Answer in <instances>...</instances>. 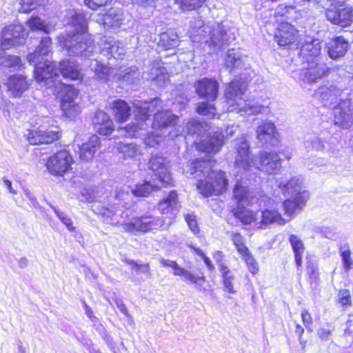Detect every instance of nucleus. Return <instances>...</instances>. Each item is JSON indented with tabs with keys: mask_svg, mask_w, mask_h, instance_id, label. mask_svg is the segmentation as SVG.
<instances>
[{
	"mask_svg": "<svg viewBox=\"0 0 353 353\" xmlns=\"http://www.w3.org/2000/svg\"><path fill=\"white\" fill-rule=\"evenodd\" d=\"M171 268L173 270V274L175 276H183L184 277V275L187 271L186 269L181 267L176 261L174 262Z\"/></svg>",
	"mask_w": 353,
	"mask_h": 353,
	"instance_id": "obj_64",
	"label": "nucleus"
},
{
	"mask_svg": "<svg viewBox=\"0 0 353 353\" xmlns=\"http://www.w3.org/2000/svg\"><path fill=\"white\" fill-rule=\"evenodd\" d=\"M185 219L188 225L189 228L196 235L200 232V228L197 223L196 216L194 214H188L185 215Z\"/></svg>",
	"mask_w": 353,
	"mask_h": 353,
	"instance_id": "obj_60",
	"label": "nucleus"
},
{
	"mask_svg": "<svg viewBox=\"0 0 353 353\" xmlns=\"http://www.w3.org/2000/svg\"><path fill=\"white\" fill-rule=\"evenodd\" d=\"M25 39L24 29L21 26L11 25L5 28L0 43L1 49L3 50L17 46L21 43V39Z\"/></svg>",
	"mask_w": 353,
	"mask_h": 353,
	"instance_id": "obj_14",
	"label": "nucleus"
},
{
	"mask_svg": "<svg viewBox=\"0 0 353 353\" xmlns=\"http://www.w3.org/2000/svg\"><path fill=\"white\" fill-rule=\"evenodd\" d=\"M101 148V141L96 134H92L88 139L79 148V157L84 162L91 161L95 153Z\"/></svg>",
	"mask_w": 353,
	"mask_h": 353,
	"instance_id": "obj_21",
	"label": "nucleus"
},
{
	"mask_svg": "<svg viewBox=\"0 0 353 353\" xmlns=\"http://www.w3.org/2000/svg\"><path fill=\"white\" fill-rule=\"evenodd\" d=\"M160 139L161 136L159 134H157L153 132H150L145 134L143 139V143L146 147L153 148L160 143Z\"/></svg>",
	"mask_w": 353,
	"mask_h": 353,
	"instance_id": "obj_56",
	"label": "nucleus"
},
{
	"mask_svg": "<svg viewBox=\"0 0 353 353\" xmlns=\"http://www.w3.org/2000/svg\"><path fill=\"white\" fill-rule=\"evenodd\" d=\"M160 213L170 219V223L174 222L176 218V211L179 207V194L176 190H170L168 195L157 203Z\"/></svg>",
	"mask_w": 353,
	"mask_h": 353,
	"instance_id": "obj_10",
	"label": "nucleus"
},
{
	"mask_svg": "<svg viewBox=\"0 0 353 353\" xmlns=\"http://www.w3.org/2000/svg\"><path fill=\"white\" fill-rule=\"evenodd\" d=\"M186 134L189 136H200L210 128L208 123L196 119H191L185 125Z\"/></svg>",
	"mask_w": 353,
	"mask_h": 353,
	"instance_id": "obj_36",
	"label": "nucleus"
},
{
	"mask_svg": "<svg viewBox=\"0 0 353 353\" xmlns=\"http://www.w3.org/2000/svg\"><path fill=\"white\" fill-rule=\"evenodd\" d=\"M196 112L201 116L207 117L211 119L216 117V108L214 104L208 101H201L197 103Z\"/></svg>",
	"mask_w": 353,
	"mask_h": 353,
	"instance_id": "obj_39",
	"label": "nucleus"
},
{
	"mask_svg": "<svg viewBox=\"0 0 353 353\" xmlns=\"http://www.w3.org/2000/svg\"><path fill=\"white\" fill-rule=\"evenodd\" d=\"M52 44V40L50 37H43L35 50L29 53L27 59L30 63H36L39 62L40 57L47 55Z\"/></svg>",
	"mask_w": 353,
	"mask_h": 353,
	"instance_id": "obj_29",
	"label": "nucleus"
},
{
	"mask_svg": "<svg viewBox=\"0 0 353 353\" xmlns=\"http://www.w3.org/2000/svg\"><path fill=\"white\" fill-rule=\"evenodd\" d=\"M242 63L241 57L235 52L234 49H230L225 54L224 65L230 71L234 70Z\"/></svg>",
	"mask_w": 353,
	"mask_h": 353,
	"instance_id": "obj_43",
	"label": "nucleus"
},
{
	"mask_svg": "<svg viewBox=\"0 0 353 353\" xmlns=\"http://www.w3.org/2000/svg\"><path fill=\"white\" fill-rule=\"evenodd\" d=\"M232 199L237 204L250 201L252 199L251 192L248 186L244 185L241 180H236L232 188Z\"/></svg>",
	"mask_w": 353,
	"mask_h": 353,
	"instance_id": "obj_31",
	"label": "nucleus"
},
{
	"mask_svg": "<svg viewBox=\"0 0 353 353\" xmlns=\"http://www.w3.org/2000/svg\"><path fill=\"white\" fill-rule=\"evenodd\" d=\"M178 120L179 117L172 114L169 110L157 111L154 114L152 126L157 130L174 127Z\"/></svg>",
	"mask_w": 353,
	"mask_h": 353,
	"instance_id": "obj_23",
	"label": "nucleus"
},
{
	"mask_svg": "<svg viewBox=\"0 0 353 353\" xmlns=\"http://www.w3.org/2000/svg\"><path fill=\"white\" fill-rule=\"evenodd\" d=\"M148 168L152 175L159 181L164 188L173 187L174 181L170 172L169 162L162 155H152L148 162Z\"/></svg>",
	"mask_w": 353,
	"mask_h": 353,
	"instance_id": "obj_4",
	"label": "nucleus"
},
{
	"mask_svg": "<svg viewBox=\"0 0 353 353\" xmlns=\"http://www.w3.org/2000/svg\"><path fill=\"white\" fill-rule=\"evenodd\" d=\"M161 190V187L156 184H152L148 181H143L142 183H137L132 190L133 195L137 197H147L154 192Z\"/></svg>",
	"mask_w": 353,
	"mask_h": 353,
	"instance_id": "obj_35",
	"label": "nucleus"
},
{
	"mask_svg": "<svg viewBox=\"0 0 353 353\" xmlns=\"http://www.w3.org/2000/svg\"><path fill=\"white\" fill-rule=\"evenodd\" d=\"M112 116L118 123L126 122L131 115V108L127 101L123 99L113 101L110 107Z\"/></svg>",
	"mask_w": 353,
	"mask_h": 353,
	"instance_id": "obj_25",
	"label": "nucleus"
},
{
	"mask_svg": "<svg viewBox=\"0 0 353 353\" xmlns=\"http://www.w3.org/2000/svg\"><path fill=\"white\" fill-rule=\"evenodd\" d=\"M301 316L304 326L307 329L309 332H312V330L311 328V326L313 323L312 314L309 312L307 310H303L301 312Z\"/></svg>",
	"mask_w": 353,
	"mask_h": 353,
	"instance_id": "obj_61",
	"label": "nucleus"
},
{
	"mask_svg": "<svg viewBox=\"0 0 353 353\" xmlns=\"http://www.w3.org/2000/svg\"><path fill=\"white\" fill-rule=\"evenodd\" d=\"M184 278L187 282L192 284L199 291L206 292L205 284H207L208 281L202 268H197L193 270H187Z\"/></svg>",
	"mask_w": 353,
	"mask_h": 353,
	"instance_id": "obj_28",
	"label": "nucleus"
},
{
	"mask_svg": "<svg viewBox=\"0 0 353 353\" xmlns=\"http://www.w3.org/2000/svg\"><path fill=\"white\" fill-rule=\"evenodd\" d=\"M286 221L282 216L281 213L276 210L265 209L261 212V219L258 221L260 228L272 225L273 223H278L283 225L285 224Z\"/></svg>",
	"mask_w": 353,
	"mask_h": 353,
	"instance_id": "obj_30",
	"label": "nucleus"
},
{
	"mask_svg": "<svg viewBox=\"0 0 353 353\" xmlns=\"http://www.w3.org/2000/svg\"><path fill=\"white\" fill-rule=\"evenodd\" d=\"M295 333L299 336V342H300L301 345H302V347L304 348L305 347V345H306V341H304L303 339V334L304 333V328L300 324H296V325Z\"/></svg>",
	"mask_w": 353,
	"mask_h": 353,
	"instance_id": "obj_63",
	"label": "nucleus"
},
{
	"mask_svg": "<svg viewBox=\"0 0 353 353\" xmlns=\"http://www.w3.org/2000/svg\"><path fill=\"white\" fill-rule=\"evenodd\" d=\"M110 68L103 63H99L95 66L94 73L96 76L100 79L106 80L110 75Z\"/></svg>",
	"mask_w": 353,
	"mask_h": 353,
	"instance_id": "obj_57",
	"label": "nucleus"
},
{
	"mask_svg": "<svg viewBox=\"0 0 353 353\" xmlns=\"http://www.w3.org/2000/svg\"><path fill=\"white\" fill-rule=\"evenodd\" d=\"M99 16L100 17L101 23L104 26H113L119 21L118 14L112 8L99 14Z\"/></svg>",
	"mask_w": 353,
	"mask_h": 353,
	"instance_id": "obj_44",
	"label": "nucleus"
},
{
	"mask_svg": "<svg viewBox=\"0 0 353 353\" xmlns=\"http://www.w3.org/2000/svg\"><path fill=\"white\" fill-rule=\"evenodd\" d=\"M112 0H83L84 5L92 11L104 10V8L110 6Z\"/></svg>",
	"mask_w": 353,
	"mask_h": 353,
	"instance_id": "obj_52",
	"label": "nucleus"
},
{
	"mask_svg": "<svg viewBox=\"0 0 353 353\" xmlns=\"http://www.w3.org/2000/svg\"><path fill=\"white\" fill-rule=\"evenodd\" d=\"M130 137H134L138 131L139 127L135 123H128L121 128Z\"/></svg>",
	"mask_w": 353,
	"mask_h": 353,
	"instance_id": "obj_62",
	"label": "nucleus"
},
{
	"mask_svg": "<svg viewBox=\"0 0 353 353\" xmlns=\"http://www.w3.org/2000/svg\"><path fill=\"white\" fill-rule=\"evenodd\" d=\"M157 110V104L154 100L143 101L136 106L137 119L141 121H146L150 119V116Z\"/></svg>",
	"mask_w": 353,
	"mask_h": 353,
	"instance_id": "obj_34",
	"label": "nucleus"
},
{
	"mask_svg": "<svg viewBox=\"0 0 353 353\" xmlns=\"http://www.w3.org/2000/svg\"><path fill=\"white\" fill-rule=\"evenodd\" d=\"M212 256L215 259L216 263L218 265L219 270L221 276V281L225 289L230 294H234L233 281L235 280V276L224 261V254L221 250H216L212 253Z\"/></svg>",
	"mask_w": 353,
	"mask_h": 353,
	"instance_id": "obj_11",
	"label": "nucleus"
},
{
	"mask_svg": "<svg viewBox=\"0 0 353 353\" xmlns=\"http://www.w3.org/2000/svg\"><path fill=\"white\" fill-rule=\"evenodd\" d=\"M305 270L307 275V281L309 283L310 285L316 283V282L319 280V271L317 265L312 262L307 263L305 267Z\"/></svg>",
	"mask_w": 353,
	"mask_h": 353,
	"instance_id": "obj_53",
	"label": "nucleus"
},
{
	"mask_svg": "<svg viewBox=\"0 0 353 353\" xmlns=\"http://www.w3.org/2000/svg\"><path fill=\"white\" fill-rule=\"evenodd\" d=\"M243 94L242 82L239 80H232L226 85L225 97L227 100L235 101L236 97Z\"/></svg>",
	"mask_w": 353,
	"mask_h": 353,
	"instance_id": "obj_38",
	"label": "nucleus"
},
{
	"mask_svg": "<svg viewBox=\"0 0 353 353\" xmlns=\"http://www.w3.org/2000/svg\"><path fill=\"white\" fill-rule=\"evenodd\" d=\"M58 71L61 77L66 80L83 83L85 75L79 63L72 59H63L57 65Z\"/></svg>",
	"mask_w": 353,
	"mask_h": 353,
	"instance_id": "obj_8",
	"label": "nucleus"
},
{
	"mask_svg": "<svg viewBox=\"0 0 353 353\" xmlns=\"http://www.w3.org/2000/svg\"><path fill=\"white\" fill-rule=\"evenodd\" d=\"M118 150L124 159H134L141 154L140 146L134 143H120L118 145Z\"/></svg>",
	"mask_w": 353,
	"mask_h": 353,
	"instance_id": "obj_37",
	"label": "nucleus"
},
{
	"mask_svg": "<svg viewBox=\"0 0 353 353\" xmlns=\"http://www.w3.org/2000/svg\"><path fill=\"white\" fill-rule=\"evenodd\" d=\"M256 138L265 144L277 146L280 144L279 133L274 123L272 121H263L256 128Z\"/></svg>",
	"mask_w": 353,
	"mask_h": 353,
	"instance_id": "obj_12",
	"label": "nucleus"
},
{
	"mask_svg": "<svg viewBox=\"0 0 353 353\" xmlns=\"http://www.w3.org/2000/svg\"><path fill=\"white\" fill-rule=\"evenodd\" d=\"M288 240L294 253L295 265L297 269H299L301 268L303 263V256L305 251L304 243L303 241L295 234H290Z\"/></svg>",
	"mask_w": 353,
	"mask_h": 353,
	"instance_id": "obj_32",
	"label": "nucleus"
},
{
	"mask_svg": "<svg viewBox=\"0 0 353 353\" xmlns=\"http://www.w3.org/2000/svg\"><path fill=\"white\" fill-rule=\"evenodd\" d=\"M307 201V197L303 192L296 193L293 199H285L283 202L285 214L291 218L294 217L296 213L303 210Z\"/></svg>",
	"mask_w": 353,
	"mask_h": 353,
	"instance_id": "obj_24",
	"label": "nucleus"
},
{
	"mask_svg": "<svg viewBox=\"0 0 353 353\" xmlns=\"http://www.w3.org/2000/svg\"><path fill=\"white\" fill-rule=\"evenodd\" d=\"M349 48V42L343 36H337L330 40L327 44L328 56L334 60L339 59L345 56Z\"/></svg>",
	"mask_w": 353,
	"mask_h": 353,
	"instance_id": "obj_22",
	"label": "nucleus"
},
{
	"mask_svg": "<svg viewBox=\"0 0 353 353\" xmlns=\"http://www.w3.org/2000/svg\"><path fill=\"white\" fill-rule=\"evenodd\" d=\"M206 0H175L182 12H191L201 8Z\"/></svg>",
	"mask_w": 353,
	"mask_h": 353,
	"instance_id": "obj_41",
	"label": "nucleus"
},
{
	"mask_svg": "<svg viewBox=\"0 0 353 353\" xmlns=\"http://www.w3.org/2000/svg\"><path fill=\"white\" fill-rule=\"evenodd\" d=\"M339 303L345 307L352 305V296L349 290H342L339 292Z\"/></svg>",
	"mask_w": 353,
	"mask_h": 353,
	"instance_id": "obj_59",
	"label": "nucleus"
},
{
	"mask_svg": "<svg viewBox=\"0 0 353 353\" xmlns=\"http://www.w3.org/2000/svg\"><path fill=\"white\" fill-rule=\"evenodd\" d=\"M31 64L34 65V77L37 82H52L59 77L57 65L53 61L46 60L41 65L39 62Z\"/></svg>",
	"mask_w": 353,
	"mask_h": 353,
	"instance_id": "obj_15",
	"label": "nucleus"
},
{
	"mask_svg": "<svg viewBox=\"0 0 353 353\" xmlns=\"http://www.w3.org/2000/svg\"><path fill=\"white\" fill-rule=\"evenodd\" d=\"M307 63L308 65L305 75L310 82H316L330 73V69L327 67L325 63L319 61V60Z\"/></svg>",
	"mask_w": 353,
	"mask_h": 353,
	"instance_id": "obj_27",
	"label": "nucleus"
},
{
	"mask_svg": "<svg viewBox=\"0 0 353 353\" xmlns=\"http://www.w3.org/2000/svg\"><path fill=\"white\" fill-rule=\"evenodd\" d=\"M274 39L279 47L284 49L299 48L301 35L294 26L288 23H281L275 32Z\"/></svg>",
	"mask_w": 353,
	"mask_h": 353,
	"instance_id": "obj_5",
	"label": "nucleus"
},
{
	"mask_svg": "<svg viewBox=\"0 0 353 353\" xmlns=\"http://www.w3.org/2000/svg\"><path fill=\"white\" fill-rule=\"evenodd\" d=\"M241 259L245 263L248 270L252 274L253 276L258 274L259 272V266L257 261L252 256L251 252H249L241 256Z\"/></svg>",
	"mask_w": 353,
	"mask_h": 353,
	"instance_id": "obj_48",
	"label": "nucleus"
},
{
	"mask_svg": "<svg viewBox=\"0 0 353 353\" xmlns=\"http://www.w3.org/2000/svg\"><path fill=\"white\" fill-rule=\"evenodd\" d=\"M26 24L29 28L32 30H39L44 33H49L50 28L47 24H46L38 16H32L28 19Z\"/></svg>",
	"mask_w": 353,
	"mask_h": 353,
	"instance_id": "obj_45",
	"label": "nucleus"
},
{
	"mask_svg": "<svg viewBox=\"0 0 353 353\" xmlns=\"http://www.w3.org/2000/svg\"><path fill=\"white\" fill-rule=\"evenodd\" d=\"M74 158L66 149H60L48 157L44 166L48 173L54 177H64L72 172Z\"/></svg>",
	"mask_w": 353,
	"mask_h": 353,
	"instance_id": "obj_3",
	"label": "nucleus"
},
{
	"mask_svg": "<svg viewBox=\"0 0 353 353\" xmlns=\"http://www.w3.org/2000/svg\"><path fill=\"white\" fill-rule=\"evenodd\" d=\"M327 19L332 23L343 28L350 26L353 22V9L351 7H344L339 9H327Z\"/></svg>",
	"mask_w": 353,
	"mask_h": 353,
	"instance_id": "obj_17",
	"label": "nucleus"
},
{
	"mask_svg": "<svg viewBox=\"0 0 353 353\" xmlns=\"http://www.w3.org/2000/svg\"><path fill=\"white\" fill-rule=\"evenodd\" d=\"M63 94L61 99L60 107L63 114L70 119H74L81 112V108L75 102L79 90L74 85L62 83Z\"/></svg>",
	"mask_w": 353,
	"mask_h": 353,
	"instance_id": "obj_6",
	"label": "nucleus"
},
{
	"mask_svg": "<svg viewBox=\"0 0 353 353\" xmlns=\"http://www.w3.org/2000/svg\"><path fill=\"white\" fill-rule=\"evenodd\" d=\"M43 130L40 128L30 129L27 134V140L33 145H43Z\"/></svg>",
	"mask_w": 353,
	"mask_h": 353,
	"instance_id": "obj_49",
	"label": "nucleus"
},
{
	"mask_svg": "<svg viewBox=\"0 0 353 353\" xmlns=\"http://www.w3.org/2000/svg\"><path fill=\"white\" fill-rule=\"evenodd\" d=\"M278 14L285 17L286 19L294 21L299 19L300 12L296 8L295 6H288L285 4H279L277 7Z\"/></svg>",
	"mask_w": 353,
	"mask_h": 353,
	"instance_id": "obj_42",
	"label": "nucleus"
},
{
	"mask_svg": "<svg viewBox=\"0 0 353 353\" xmlns=\"http://www.w3.org/2000/svg\"><path fill=\"white\" fill-rule=\"evenodd\" d=\"M52 209L61 222L67 227L68 230L70 232H74L76 228L73 225V222L71 218L66 216L63 212H61L59 209L54 207H53Z\"/></svg>",
	"mask_w": 353,
	"mask_h": 353,
	"instance_id": "obj_55",
	"label": "nucleus"
},
{
	"mask_svg": "<svg viewBox=\"0 0 353 353\" xmlns=\"http://www.w3.org/2000/svg\"><path fill=\"white\" fill-rule=\"evenodd\" d=\"M6 85L7 91L10 93L12 97L19 98L29 90L31 81L25 75L15 74L8 78Z\"/></svg>",
	"mask_w": 353,
	"mask_h": 353,
	"instance_id": "obj_13",
	"label": "nucleus"
},
{
	"mask_svg": "<svg viewBox=\"0 0 353 353\" xmlns=\"http://www.w3.org/2000/svg\"><path fill=\"white\" fill-rule=\"evenodd\" d=\"M62 130L59 127L55 130H43V145H50L59 141L62 137Z\"/></svg>",
	"mask_w": 353,
	"mask_h": 353,
	"instance_id": "obj_46",
	"label": "nucleus"
},
{
	"mask_svg": "<svg viewBox=\"0 0 353 353\" xmlns=\"http://www.w3.org/2000/svg\"><path fill=\"white\" fill-rule=\"evenodd\" d=\"M43 0H21L19 12L29 13L43 4Z\"/></svg>",
	"mask_w": 353,
	"mask_h": 353,
	"instance_id": "obj_54",
	"label": "nucleus"
},
{
	"mask_svg": "<svg viewBox=\"0 0 353 353\" xmlns=\"http://www.w3.org/2000/svg\"><path fill=\"white\" fill-rule=\"evenodd\" d=\"M236 220L243 225L258 223L259 211L252 210L243 204H237L230 210Z\"/></svg>",
	"mask_w": 353,
	"mask_h": 353,
	"instance_id": "obj_20",
	"label": "nucleus"
},
{
	"mask_svg": "<svg viewBox=\"0 0 353 353\" xmlns=\"http://www.w3.org/2000/svg\"><path fill=\"white\" fill-rule=\"evenodd\" d=\"M188 247L203 261L208 271L214 272L215 270L214 264L213 263L212 260L205 254L203 250H202L200 248H198L193 244H189Z\"/></svg>",
	"mask_w": 353,
	"mask_h": 353,
	"instance_id": "obj_50",
	"label": "nucleus"
},
{
	"mask_svg": "<svg viewBox=\"0 0 353 353\" xmlns=\"http://www.w3.org/2000/svg\"><path fill=\"white\" fill-rule=\"evenodd\" d=\"M226 137L222 130L210 133L205 139L194 142V147L200 153L214 155L221 150L225 143Z\"/></svg>",
	"mask_w": 353,
	"mask_h": 353,
	"instance_id": "obj_7",
	"label": "nucleus"
},
{
	"mask_svg": "<svg viewBox=\"0 0 353 353\" xmlns=\"http://www.w3.org/2000/svg\"><path fill=\"white\" fill-rule=\"evenodd\" d=\"M150 216H136L123 223L124 231L130 234L146 233L154 229L156 225L154 221L148 220Z\"/></svg>",
	"mask_w": 353,
	"mask_h": 353,
	"instance_id": "obj_18",
	"label": "nucleus"
},
{
	"mask_svg": "<svg viewBox=\"0 0 353 353\" xmlns=\"http://www.w3.org/2000/svg\"><path fill=\"white\" fill-rule=\"evenodd\" d=\"M343 266L345 272L350 270L353 265V260L351 258V252L349 249L341 252Z\"/></svg>",
	"mask_w": 353,
	"mask_h": 353,
	"instance_id": "obj_58",
	"label": "nucleus"
},
{
	"mask_svg": "<svg viewBox=\"0 0 353 353\" xmlns=\"http://www.w3.org/2000/svg\"><path fill=\"white\" fill-rule=\"evenodd\" d=\"M177 44L176 35L174 34H169L167 32L161 34L159 46L164 50H168L174 48Z\"/></svg>",
	"mask_w": 353,
	"mask_h": 353,
	"instance_id": "obj_47",
	"label": "nucleus"
},
{
	"mask_svg": "<svg viewBox=\"0 0 353 353\" xmlns=\"http://www.w3.org/2000/svg\"><path fill=\"white\" fill-rule=\"evenodd\" d=\"M230 239L241 256L250 252L246 245L243 236L239 232H232L230 235Z\"/></svg>",
	"mask_w": 353,
	"mask_h": 353,
	"instance_id": "obj_40",
	"label": "nucleus"
},
{
	"mask_svg": "<svg viewBox=\"0 0 353 353\" xmlns=\"http://www.w3.org/2000/svg\"><path fill=\"white\" fill-rule=\"evenodd\" d=\"M252 162L249 144L246 141L241 142L236 148V163L247 168L251 166Z\"/></svg>",
	"mask_w": 353,
	"mask_h": 353,
	"instance_id": "obj_33",
	"label": "nucleus"
},
{
	"mask_svg": "<svg viewBox=\"0 0 353 353\" xmlns=\"http://www.w3.org/2000/svg\"><path fill=\"white\" fill-rule=\"evenodd\" d=\"M124 263L130 266V268L136 273H146L150 274V265L149 263L139 264L132 259H124Z\"/></svg>",
	"mask_w": 353,
	"mask_h": 353,
	"instance_id": "obj_51",
	"label": "nucleus"
},
{
	"mask_svg": "<svg viewBox=\"0 0 353 353\" xmlns=\"http://www.w3.org/2000/svg\"><path fill=\"white\" fill-rule=\"evenodd\" d=\"M217 161L214 158H196L187 163L189 174L199 178L195 184L198 192L205 198L224 194L229 188L227 172L214 169Z\"/></svg>",
	"mask_w": 353,
	"mask_h": 353,
	"instance_id": "obj_1",
	"label": "nucleus"
},
{
	"mask_svg": "<svg viewBox=\"0 0 353 353\" xmlns=\"http://www.w3.org/2000/svg\"><path fill=\"white\" fill-rule=\"evenodd\" d=\"M259 163L261 168L269 174L277 173L282 165L279 152L262 151L259 154Z\"/></svg>",
	"mask_w": 353,
	"mask_h": 353,
	"instance_id": "obj_19",
	"label": "nucleus"
},
{
	"mask_svg": "<svg viewBox=\"0 0 353 353\" xmlns=\"http://www.w3.org/2000/svg\"><path fill=\"white\" fill-rule=\"evenodd\" d=\"M194 88L199 98L214 101L218 97L219 83L214 78L204 77L194 82Z\"/></svg>",
	"mask_w": 353,
	"mask_h": 353,
	"instance_id": "obj_9",
	"label": "nucleus"
},
{
	"mask_svg": "<svg viewBox=\"0 0 353 353\" xmlns=\"http://www.w3.org/2000/svg\"><path fill=\"white\" fill-rule=\"evenodd\" d=\"M321 51V43L319 39L305 42L300 47V55L307 63L319 60Z\"/></svg>",
	"mask_w": 353,
	"mask_h": 353,
	"instance_id": "obj_26",
	"label": "nucleus"
},
{
	"mask_svg": "<svg viewBox=\"0 0 353 353\" xmlns=\"http://www.w3.org/2000/svg\"><path fill=\"white\" fill-rule=\"evenodd\" d=\"M94 130L101 136H110L114 131V125L110 116L103 110H97L92 119Z\"/></svg>",
	"mask_w": 353,
	"mask_h": 353,
	"instance_id": "obj_16",
	"label": "nucleus"
},
{
	"mask_svg": "<svg viewBox=\"0 0 353 353\" xmlns=\"http://www.w3.org/2000/svg\"><path fill=\"white\" fill-rule=\"evenodd\" d=\"M68 25L73 30L57 37L61 48L68 51L77 50L82 52L94 46V41L88 33V23L84 14L74 13L70 17Z\"/></svg>",
	"mask_w": 353,
	"mask_h": 353,
	"instance_id": "obj_2",
	"label": "nucleus"
}]
</instances>
